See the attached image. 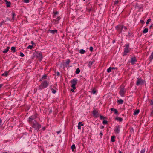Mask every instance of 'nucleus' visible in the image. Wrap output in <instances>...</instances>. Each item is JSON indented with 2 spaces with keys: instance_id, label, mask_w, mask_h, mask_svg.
Here are the masks:
<instances>
[{
  "instance_id": "nucleus-1",
  "label": "nucleus",
  "mask_w": 153,
  "mask_h": 153,
  "mask_svg": "<svg viewBox=\"0 0 153 153\" xmlns=\"http://www.w3.org/2000/svg\"><path fill=\"white\" fill-rule=\"evenodd\" d=\"M29 123L35 130L38 131L41 127V125L37 122L36 120H34L33 121Z\"/></svg>"
},
{
  "instance_id": "nucleus-56",
  "label": "nucleus",
  "mask_w": 153,
  "mask_h": 153,
  "mask_svg": "<svg viewBox=\"0 0 153 153\" xmlns=\"http://www.w3.org/2000/svg\"><path fill=\"white\" fill-rule=\"evenodd\" d=\"M52 112V109H51L50 110V111H49V113H51Z\"/></svg>"
},
{
  "instance_id": "nucleus-41",
  "label": "nucleus",
  "mask_w": 153,
  "mask_h": 153,
  "mask_svg": "<svg viewBox=\"0 0 153 153\" xmlns=\"http://www.w3.org/2000/svg\"><path fill=\"white\" fill-rule=\"evenodd\" d=\"M23 2L26 3H28L29 2V0H22Z\"/></svg>"
},
{
  "instance_id": "nucleus-39",
  "label": "nucleus",
  "mask_w": 153,
  "mask_h": 153,
  "mask_svg": "<svg viewBox=\"0 0 153 153\" xmlns=\"http://www.w3.org/2000/svg\"><path fill=\"white\" fill-rule=\"evenodd\" d=\"M151 113L150 115L151 116H153V106L151 109Z\"/></svg>"
},
{
  "instance_id": "nucleus-64",
  "label": "nucleus",
  "mask_w": 153,
  "mask_h": 153,
  "mask_svg": "<svg viewBox=\"0 0 153 153\" xmlns=\"http://www.w3.org/2000/svg\"><path fill=\"white\" fill-rule=\"evenodd\" d=\"M3 153H7V152H3Z\"/></svg>"
},
{
  "instance_id": "nucleus-28",
  "label": "nucleus",
  "mask_w": 153,
  "mask_h": 153,
  "mask_svg": "<svg viewBox=\"0 0 153 153\" xmlns=\"http://www.w3.org/2000/svg\"><path fill=\"white\" fill-rule=\"evenodd\" d=\"M8 72L7 71H5L4 73L2 74L1 75L2 76H7L8 75Z\"/></svg>"
},
{
  "instance_id": "nucleus-49",
  "label": "nucleus",
  "mask_w": 153,
  "mask_h": 153,
  "mask_svg": "<svg viewBox=\"0 0 153 153\" xmlns=\"http://www.w3.org/2000/svg\"><path fill=\"white\" fill-rule=\"evenodd\" d=\"M140 22L142 24H144L145 23L144 21L143 20H140Z\"/></svg>"
},
{
  "instance_id": "nucleus-59",
  "label": "nucleus",
  "mask_w": 153,
  "mask_h": 153,
  "mask_svg": "<svg viewBox=\"0 0 153 153\" xmlns=\"http://www.w3.org/2000/svg\"><path fill=\"white\" fill-rule=\"evenodd\" d=\"M123 28H124L125 30L127 29V28L126 27L124 26H123Z\"/></svg>"
},
{
  "instance_id": "nucleus-51",
  "label": "nucleus",
  "mask_w": 153,
  "mask_h": 153,
  "mask_svg": "<svg viewBox=\"0 0 153 153\" xmlns=\"http://www.w3.org/2000/svg\"><path fill=\"white\" fill-rule=\"evenodd\" d=\"M75 89H74V88H71V91H72V92H74V90Z\"/></svg>"
},
{
  "instance_id": "nucleus-37",
  "label": "nucleus",
  "mask_w": 153,
  "mask_h": 153,
  "mask_svg": "<svg viewBox=\"0 0 153 153\" xmlns=\"http://www.w3.org/2000/svg\"><path fill=\"white\" fill-rule=\"evenodd\" d=\"M111 67H110L108 68L107 69V72L108 73L110 72L111 71Z\"/></svg>"
},
{
  "instance_id": "nucleus-47",
  "label": "nucleus",
  "mask_w": 153,
  "mask_h": 153,
  "mask_svg": "<svg viewBox=\"0 0 153 153\" xmlns=\"http://www.w3.org/2000/svg\"><path fill=\"white\" fill-rule=\"evenodd\" d=\"M150 104L151 105H153V100H152L150 102Z\"/></svg>"
},
{
  "instance_id": "nucleus-27",
  "label": "nucleus",
  "mask_w": 153,
  "mask_h": 153,
  "mask_svg": "<svg viewBox=\"0 0 153 153\" xmlns=\"http://www.w3.org/2000/svg\"><path fill=\"white\" fill-rule=\"evenodd\" d=\"M148 29L147 28H145L143 31V33L144 34L148 32Z\"/></svg>"
},
{
  "instance_id": "nucleus-53",
  "label": "nucleus",
  "mask_w": 153,
  "mask_h": 153,
  "mask_svg": "<svg viewBox=\"0 0 153 153\" xmlns=\"http://www.w3.org/2000/svg\"><path fill=\"white\" fill-rule=\"evenodd\" d=\"M60 75V73L59 72H58L57 73V76H59Z\"/></svg>"
},
{
  "instance_id": "nucleus-12",
  "label": "nucleus",
  "mask_w": 153,
  "mask_h": 153,
  "mask_svg": "<svg viewBox=\"0 0 153 153\" xmlns=\"http://www.w3.org/2000/svg\"><path fill=\"white\" fill-rule=\"evenodd\" d=\"M56 86V84H55L54 85H51L50 86V89L52 91V92L53 94H55L56 93V91L55 89H53L52 87L55 88Z\"/></svg>"
},
{
  "instance_id": "nucleus-4",
  "label": "nucleus",
  "mask_w": 153,
  "mask_h": 153,
  "mask_svg": "<svg viewBox=\"0 0 153 153\" xmlns=\"http://www.w3.org/2000/svg\"><path fill=\"white\" fill-rule=\"evenodd\" d=\"M116 30L119 34H120L122 32L123 28V25L119 24L115 27Z\"/></svg>"
},
{
  "instance_id": "nucleus-30",
  "label": "nucleus",
  "mask_w": 153,
  "mask_h": 153,
  "mask_svg": "<svg viewBox=\"0 0 153 153\" xmlns=\"http://www.w3.org/2000/svg\"><path fill=\"white\" fill-rule=\"evenodd\" d=\"M85 52V50L83 49H80L79 51V53L82 54H84Z\"/></svg>"
},
{
  "instance_id": "nucleus-19",
  "label": "nucleus",
  "mask_w": 153,
  "mask_h": 153,
  "mask_svg": "<svg viewBox=\"0 0 153 153\" xmlns=\"http://www.w3.org/2000/svg\"><path fill=\"white\" fill-rule=\"evenodd\" d=\"M83 126V124L82 123V122H79L78 123V129H81V126Z\"/></svg>"
},
{
  "instance_id": "nucleus-7",
  "label": "nucleus",
  "mask_w": 153,
  "mask_h": 153,
  "mask_svg": "<svg viewBox=\"0 0 153 153\" xmlns=\"http://www.w3.org/2000/svg\"><path fill=\"white\" fill-rule=\"evenodd\" d=\"M144 82V80H143L141 78H138L136 82V85L137 86L139 85H143Z\"/></svg>"
},
{
  "instance_id": "nucleus-8",
  "label": "nucleus",
  "mask_w": 153,
  "mask_h": 153,
  "mask_svg": "<svg viewBox=\"0 0 153 153\" xmlns=\"http://www.w3.org/2000/svg\"><path fill=\"white\" fill-rule=\"evenodd\" d=\"M37 113H36L34 115L30 116L28 120L29 122L30 123L33 121V120L37 117Z\"/></svg>"
},
{
  "instance_id": "nucleus-52",
  "label": "nucleus",
  "mask_w": 153,
  "mask_h": 153,
  "mask_svg": "<svg viewBox=\"0 0 153 153\" xmlns=\"http://www.w3.org/2000/svg\"><path fill=\"white\" fill-rule=\"evenodd\" d=\"M2 123V120L0 118V126L1 125Z\"/></svg>"
},
{
  "instance_id": "nucleus-48",
  "label": "nucleus",
  "mask_w": 153,
  "mask_h": 153,
  "mask_svg": "<svg viewBox=\"0 0 153 153\" xmlns=\"http://www.w3.org/2000/svg\"><path fill=\"white\" fill-rule=\"evenodd\" d=\"M89 49L91 51H93V47L91 46L89 48Z\"/></svg>"
},
{
  "instance_id": "nucleus-43",
  "label": "nucleus",
  "mask_w": 153,
  "mask_h": 153,
  "mask_svg": "<svg viewBox=\"0 0 153 153\" xmlns=\"http://www.w3.org/2000/svg\"><path fill=\"white\" fill-rule=\"evenodd\" d=\"M145 149H142L140 152V153H145Z\"/></svg>"
},
{
  "instance_id": "nucleus-29",
  "label": "nucleus",
  "mask_w": 153,
  "mask_h": 153,
  "mask_svg": "<svg viewBox=\"0 0 153 153\" xmlns=\"http://www.w3.org/2000/svg\"><path fill=\"white\" fill-rule=\"evenodd\" d=\"M47 77V76L46 74L44 75L42 77L41 79L40 80V81H42V80L45 79H46V78Z\"/></svg>"
},
{
  "instance_id": "nucleus-34",
  "label": "nucleus",
  "mask_w": 153,
  "mask_h": 153,
  "mask_svg": "<svg viewBox=\"0 0 153 153\" xmlns=\"http://www.w3.org/2000/svg\"><path fill=\"white\" fill-rule=\"evenodd\" d=\"M92 93L94 94H96L97 93V91H96L95 88H94L93 89L92 91Z\"/></svg>"
},
{
  "instance_id": "nucleus-10",
  "label": "nucleus",
  "mask_w": 153,
  "mask_h": 153,
  "mask_svg": "<svg viewBox=\"0 0 153 153\" xmlns=\"http://www.w3.org/2000/svg\"><path fill=\"white\" fill-rule=\"evenodd\" d=\"M120 126L118 125H117L115 127L114 131L116 134H119L120 132Z\"/></svg>"
},
{
  "instance_id": "nucleus-33",
  "label": "nucleus",
  "mask_w": 153,
  "mask_h": 153,
  "mask_svg": "<svg viewBox=\"0 0 153 153\" xmlns=\"http://www.w3.org/2000/svg\"><path fill=\"white\" fill-rule=\"evenodd\" d=\"M80 69L79 68H77L76 69V71L75 72L77 74H78L80 73Z\"/></svg>"
},
{
  "instance_id": "nucleus-20",
  "label": "nucleus",
  "mask_w": 153,
  "mask_h": 153,
  "mask_svg": "<svg viewBox=\"0 0 153 153\" xmlns=\"http://www.w3.org/2000/svg\"><path fill=\"white\" fill-rule=\"evenodd\" d=\"M95 61V60L94 59H93L92 60H91L89 62V66L90 67H91L93 64L94 63V62Z\"/></svg>"
},
{
  "instance_id": "nucleus-38",
  "label": "nucleus",
  "mask_w": 153,
  "mask_h": 153,
  "mask_svg": "<svg viewBox=\"0 0 153 153\" xmlns=\"http://www.w3.org/2000/svg\"><path fill=\"white\" fill-rule=\"evenodd\" d=\"M100 119L101 120L106 119V117H104L103 116H102L100 115Z\"/></svg>"
},
{
  "instance_id": "nucleus-50",
  "label": "nucleus",
  "mask_w": 153,
  "mask_h": 153,
  "mask_svg": "<svg viewBox=\"0 0 153 153\" xmlns=\"http://www.w3.org/2000/svg\"><path fill=\"white\" fill-rule=\"evenodd\" d=\"M103 135V134L102 132H101L100 133V136L101 138H102V136Z\"/></svg>"
},
{
  "instance_id": "nucleus-15",
  "label": "nucleus",
  "mask_w": 153,
  "mask_h": 153,
  "mask_svg": "<svg viewBox=\"0 0 153 153\" xmlns=\"http://www.w3.org/2000/svg\"><path fill=\"white\" fill-rule=\"evenodd\" d=\"M48 32H49L50 33L54 34L55 33H56L57 32V30H49L48 31Z\"/></svg>"
},
{
  "instance_id": "nucleus-35",
  "label": "nucleus",
  "mask_w": 153,
  "mask_h": 153,
  "mask_svg": "<svg viewBox=\"0 0 153 153\" xmlns=\"http://www.w3.org/2000/svg\"><path fill=\"white\" fill-rule=\"evenodd\" d=\"M11 49L13 52H15L16 51L15 47H12Z\"/></svg>"
},
{
  "instance_id": "nucleus-31",
  "label": "nucleus",
  "mask_w": 153,
  "mask_h": 153,
  "mask_svg": "<svg viewBox=\"0 0 153 153\" xmlns=\"http://www.w3.org/2000/svg\"><path fill=\"white\" fill-rule=\"evenodd\" d=\"M76 149L75 146L74 144H73L71 146V149L72 151H74V149Z\"/></svg>"
},
{
  "instance_id": "nucleus-18",
  "label": "nucleus",
  "mask_w": 153,
  "mask_h": 153,
  "mask_svg": "<svg viewBox=\"0 0 153 153\" xmlns=\"http://www.w3.org/2000/svg\"><path fill=\"white\" fill-rule=\"evenodd\" d=\"M59 14V12L57 11L54 12L53 13V17L55 18L56 17V15Z\"/></svg>"
},
{
  "instance_id": "nucleus-9",
  "label": "nucleus",
  "mask_w": 153,
  "mask_h": 153,
  "mask_svg": "<svg viewBox=\"0 0 153 153\" xmlns=\"http://www.w3.org/2000/svg\"><path fill=\"white\" fill-rule=\"evenodd\" d=\"M37 57L39 58L40 61H41L43 58L42 52L41 51H38L36 52Z\"/></svg>"
},
{
  "instance_id": "nucleus-57",
  "label": "nucleus",
  "mask_w": 153,
  "mask_h": 153,
  "mask_svg": "<svg viewBox=\"0 0 153 153\" xmlns=\"http://www.w3.org/2000/svg\"><path fill=\"white\" fill-rule=\"evenodd\" d=\"M104 128V126H102L101 127V129H102Z\"/></svg>"
},
{
  "instance_id": "nucleus-2",
  "label": "nucleus",
  "mask_w": 153,
  "mask_h": 153,
  "mask_svg": "<svg viewBox=\"0 0 153 153\" xmlns=\"http://www.w3.org/2000/svg\"><path fill=\"white\" fill-rule=\"evenodd\" d=\"M48 85V83L47 81L45 80L42 81L39 86V88L40 90L47 88Z\"/></svg>"
},
{
  "instance_id": "nucleus-21",
  "label": "nucleus",
  "mask_w": 153,
  "mask_h": 153,
  "mask_svg": "<svg viewBox=\"0 0 153 153\" xmlns=\"http://www.w3.org/2000/svg\"><path fill=\"white\" fill-rule=\"evenodd\" d=\"M116 138L115 136H112L111 137V141L112 142H114L115 141V138Z\"/></svg>"
},
{
  "instance_id": "nucleus-45",
  "label": "nucleus",
  "mask_w": 153,
  "mask_h": 153,
  "mask_svg": "<svg viewBox=\"0 0 153 153\" xmlns=\"http://www.w3.org/2000/svg\"><path fill=\"white\" fill-rule=\"evenodd\" d=\"M151 19H148L147 20L146 22V24H148L149 23V22L151 21Z\"/></svg>"
},
{
  "instance_id": "nucleus-5",
  "label": "nucleus",
  "mask_w": 153,
  "mask_h": 153,
  "mask_svg": "<svg viewBox=\"0 0 153 153\" xmlns=\"http://www.w3.org/2000/svg\"><path fill=\"white\" fill-rule=\"evenodd\" d=\"M129 44H126L125 45V48L124 51V54L123 56L126 55V54L130 51L129 49Z\"/></svg>"
},
{
  "instance_id": "nucleus-63",
  "label": "nucleus",
  "mask_w": 153,
  "mask_h": 153,
  "mask_svg": "<svg viewBox=\"0 0 153 153\" xmlns=\"http://www.w3.org/2000/svg\"><path fill=\"white\" fill-rule=\"evenodd\" d=\"M31 43L32 44H34V42H33V41H32L31 42Z\"/></svg>"
},
{
  "instance_id": "nucleus-11",
  "label": "nucleus",
  "mask_w": 153,
  "mask_h": 153,
  "mask_svg": "<svg viewBox=\"0 0 153 153\" xmlns=\"http://www.w3.org/2000/svg\"><path fill=\"white\" fill-rule=\"evenodd\" d=\"M92 114L95 117H97L99 115L98 110L97 109H94L93 111Z\"/></svg>"
},
{
  "instance_id": "nucleus-3",
  "label": "nucleus",
  "mask_w": 153,
  "mask_h": 153,
  "mask_svg": "<svg viewBox=\"0 0 153 153\" xmlns=\"http://www.w3.org/2000/svg\"><path fill=\"white\" fill-rule=\"evenodd\" d=\"M126 92V90L125 89V86L123 85H121L120 87V90L119 91V94L121 96L123 97Z\"/></svg>"
},
{
  "instance_id": "nucleus-54",
  "label": "nucleus",
  "mask_w": 153,
  "mask_h": 153,
  "mask_svg": "<svg viewBox=\"0 0 153 153\" xmlns=\"http://www.w3.org/2000/svg\"><path fill=\"white\" fill-rule=\"evenodd\" d=\"M61 130L58 131H57L56 133L58 134H59V133H60L61 132Z\"/></svg>"
},
{
  "instance_id": "nucleus-61",
  "label": "nucleus",
  "mask_w": 153,
  "mask_h": 153,
  "mask_svg": "<svg viewBox=\"0 0 153 153\" xmlns=\"http://www.w3.org/2000/svg\"><path fill=\"white\" fill-rule=\"evenodd\" d=\"M117 69V68H114V67H111V69Z\"/></svg>"
},
{
  "instance_id": "nucleus-22",
  "label": "nucleus",
  "mask_w": 153,
  "mask_h": 153,
  "mask_svg": "<svg viewBox=\"0 0 153 153\" xmlns=\"http://www.w3.org/2000/svg\"><path fill=\"white\" fill-rule=\"evenodd\" d=\"M140 112V110L139 109H137L134 112L133 114L135 115H137L139 112Z\"/></svg>"
},
{
  "instance_id": "nucleus-55",
  "label": "nucleus",
  "mask_w": 153,
  "mask_h": 153,
  "mask_svg": "<svg viewBox=\"0 0 153 153\" xmlns=\"http://www.w3.org/2000/svg\"><path fill=\"white\" fill-rule=\"evenodd\" d=\"M152 27H153V24H152L150 26V28H151Z\"/></svg>"
},
{
  "instance_id": "nucleus-25",
  "label": "nucleus",
  "mask_w": 153,
  "mask_h": 153,
  "mask_svg": "<svg viewBox=\"0 0 153 153\" xmlns=\"http://www.w3.org/2000/svg\"><path fill=\"white\" fill-rule=\"evenodd\" d=\"M117 102L119 103V104H122L123 102V100L121 99L118 100L117 101Z\"/></svg>"
},
{
  "instance_id": "nucleus-23",
  "label": "nucleus",
  "mask_w": 153,
  "mask_h": 153,
  "mask_svg": "<svg viewBox=\"0 0 153 153\" xmlns=\"http://www.w3.org/2000/svg\"><path fill=\"white\" fill-rule=\"evenodd\" d=\"M149 59L150 61H151L153 59V52H152L151 54L149 57Z\"/></svg>"
},
{
  "instance_id": "nucleus-6",
  "label": "nucleus",
  "mask_w": 153,
  "mask_h": 153,
  "mask_svg": "<svg viewBox=\"0 0 153 153\" xmlns=\"http://www.w3.org/2000/svg\"><path fill=\"white\" fill-rule=\"evenodd\" d=\"M70 83L72 84L71 87L73 88L76 89V85L77 83V80L76 79L74 78L70 81Z\"/></svg>"
},
{
  "instance_id": "nucleus-46",
  "label": "nucleus",
  "mask_w": 153,
  "mask_h": 153,
  "mask_svg": "<svg viewBox=\"0 0 153 153\" xmlns=\"http://www.w3.org/2000/svg\"><path fill=\"white\" fill-rule=\"evenodd\" d=\"M20 55L21 57H23L24 56V55L22 52H20Z\"/></svg>"
},
{
  "instance_id": "nucleus-24",
  "label": "nucleus",
  "mask_w": 153,
  "mask_h": 153,
  "mask_svg": "<svg viewBox=\"0 0 153 153\" xmlns=\"http://www.w3.org/2000/svg\"><path fill=\"white\" fill-rule=\"evenodd\" d=\"M9 48H10L9 47H7L6 48V49H5V50L3 51V53H7L8 51Z\"/></svg>"
},
{
  "instance_id": "nucleus-32",
  "label": "nucleus",
  "mask_w": 153,
  "mask_h": 153,
  "mask_svg": "<svg viewBox=\"0 0 153 153\" xmlns=\"http://www.w3.org/2000/svg\"><path fill=\"white\" fill-rule=\"evenodd\" d=\"M70 62V60L69 59H67V61H66V62H65V64L66 65H69Z\"/></svg>"
},
{
  "instance_id": "nucleus-62",
  "label": "nucleus",
  "mask_w": 153,
  "mask_h": 153,
  "mask_svg": "<svg viewBox=\"0 0 153 153\" xmlns=\"http://www.w3.org/2000/svg\"><path fill=\"white\" fill-rule=\"evenodd\" d=\"M128 33L129 35L130 36H131L132 35V34L131 33H130L128 32Z\"/></svg>"
},
{
  "instance_id": "nucleus-17",
  "label": "nucleus",
  "mask_w": 153,
  "mask_h": 153,
  "mask_svg": "<svg viewBox=\"0 0 153 153\" xmlns=\"http://www.w3.org/2000/svg\"><path fill=\"white\" fill-rule=\"evenodd\" d=\"M61 19V17L60 16H59L58 17H56L55 18H54L53 19V21L55 22H58Z\"/></svg>"
},
{
  "instance_id": "nucleus-44",
  "label": "nucleus",
  "mask_w": 153,
  "mask_h": 153,
  "mask_svg": "<svg viewBox=\"0 0 153 153\" xmlns=\"http://www.w3.org/2000/svg\"><path fill=\"white\" fill-rule=\"evenodd\" d=\"M33 47V46H32V45H29L27 47V48H28V49H32Z\"/></svg>"
},
{
  "instance_id": "nucleus-14",
  "label": "nucleus",
  "mask_w": 153,
  "mask_h": 153,
  "mask_svg": "<svg viewBox=\"0 0 153 153\" xmlns=\"http://www.w3.org/2000/svg\"><path fill=\"white\" fill-rule=\"evenodd\" d=\"M4 1L6 2L7 7H10V6L11 3L10 1L8 2L7 0H4Z\"/></svg>"
},
{
  "instance_id": "nucleus-26",
  "label": "nucleus",
  "mask_w": 153,
  "mask_h": 153,
  "mask_svg": "<svg viewBox=\"0 0 153 153\" xmlns=\"http://www.w3.org/2000/svg\"><path fill=\"white\" fill-rule=\"evenodd\" d=\"M115 120H117L119 122H122L123 120V118H122L118 117L115 118Z\"/></svg>"
},
{
  "instance_id": "nucleus-16",
  "label": "nucleus",
  "mask_w": 153,
  "mask_h": 153,
  "mask_svg": "<svg viewBox=\"0 0 153 153\" xmlns=\"http://www.w3.org/2000/svg\"><path fill=\"white\" fill-rule=\"evenodd\" d=\"M111 110L112 111H113L114 114H118V111L116 109L112 108L111 109Z\"/></svg>"
},
{
  "instance_id": "nucleus-40",
  "label": "nucleus",
  "mask_w": 153,
  "mask_h": 153,
  "mask_svg": "<svg viewBox=\"0 0 153 153\" xmlns=\"http://www.w3.org/2000/svg\"><path fill=\"white\" fill-rule=\"evenodd\" d=\"M119 0H117L116 1H115L114 3V5H117L119 2Z\"/></svg>"
},
{
  "instance_id": "nucleus-13",
  "label": "nucleus",
  "mask_w": 153,
  "mask_h": 153,
  "mask_svg": "<svg viewBox=\"0 0 153 153\" xmlns=\"http://www.w3.org/2000/svg\"><path fill=\"white\" fill-rule=\"evenodd\" d=\"M137 61L135 57H132L131 58V63L132 64L134 65Z\"/></svg>"
},
{
  "instance_id": "nucleus-58",
  "label": "nucleus",
  "mask_w": 153,
  "mask_h": 153,
  "mask_svg": "<svg viewBox=\"0 0 153 153\" xmlns=\"http://www.w3.org/2000/svg\"><path fill=\"white\" fill-rule=\"evenodd\" d=\"M112 42L113 43H115V40H114Z\"/></svg>"
},
{
  "instance_id": "nucleus-36",
  "label": "nucleus",
  "mask_w": 153,
  "mask_h": 153,
  "mask_svg": "<svg viewBox=\"0 0 153 153\" xmlns=\"http://www.w3.org/2000/svg\"><path fill=\"white\" fill-rule=\"evenodd\" d=\"M12 19H13V20H14V16H15V13L14 12H12Z\"/></svg>"
},
{
  "instance_id": "nucleus-42",
  "label": "nucleus",
  "mask_w": 153,
  "mask_h": 153,
  "mask_svg": "<svg viewBox=\"0 0 153 153\" xmlns=\"http://www.w3.org/2000/svg\"><path fill=\"white\" fill-rule=\"evenodd\" d=\"M102 123L103 124H106L108 123V121L105 120H103Z\"/></svg>"
},
{
  "instance_id": "nucleus-60",
  "label": "nucleus",
  "mask_w": 153,
  "mask_h": 153,
  "mask_svg": "<svg viewBox=\"0 0 153 153\" xmlns=\"http://www.w3.org/2000/svg\"><path fill=\"white\" fill-rule=\"evenodd\" d=\"M45 129V127H43L42 128V129L43 130V131H44Z\"/></svg>"
}]
</instances>
